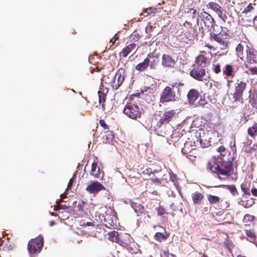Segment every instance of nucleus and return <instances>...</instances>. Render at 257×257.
I'll return each mask as SVG.
<instances>
[{"label":"nucleus","instance_id":"1","mask_svg":"<svg viewBox=\"0 0 257 257\" xmlns=\"http://www.w3.org/2000/svg\"><path fill=\"white\" fill-rule=\"evenodd\" d=\"M233 157L231 156L213 157L207 163V168L217 175L229 176L233 167Z\"/></svg>","mask_w":257,"mask_h":257},{"label":"nucleus","instance_id":"2","mask_svg":"<svg viewBox=\"0 0 257 257\" xmlns=\"http://www.w3.org/2000/svg\"><path fill=\"white\" fill-rule=\"evenodd\" d=\"M221 31L219 33L213 31L210 33V38L223 47L222 49H226L228 47V42L227 39L229 37L230 31L225 27H221Z\"/></svg>","mask_w":257,"mask_h":257},{"label":"nucleus","instance_id":"3","mask_svg":"<svg viewBox=\"0 0 257 257\" xmlns=\"http://www.w3.org/2000/svg\"><path fill=\"white\" fill-rule=\"evenodd\" d=\"M177 83H172L170 86H166L162 91L160 98V102L161 103H164L172 101H175L177 100L174 88Z\"/></svg>","mask_w":257,"mask_h":257},{"label":"nucleus","instance_id":"4","mask_svg":"<svg viewBox=\"0 0 257 257\" xmlns=\"http://www.w3.org/2000/svg\"><path fill=\"white\" fill-rule=\"evenodd\" d=\"M143 109L142 108H140L138 105L132 102L126 103L123 109V112L128 117L133 119L140 118Z\"/></svg>","mask_w":257,"mask_h":257},{"label":"nucleus","instance_id":"5","mask_svg":"<svg viewBox=\"0 0 257 257\" xmlns=\"http://www.w3.org/2000/svg\"><path fill=\"white\" fill-rule=\"evenodd\" d=\"M160 118L157 122V126L159 127L163 125L169 123L178 117V113L174 109L166 110L160 112Z\"/></svg>","mask_w":257,"mask_h":257},{"label":"nucleus","instance_id":"6","mask_svg":"<svg viewBox=\"0 0 257 257\" xmlns=\"http://www.w3.org/2000/svg\"><path fill=\"white\" fill-rule=\"evenodd\" d=\"M247 82V80L237 79L235 84V90L233 94L234 101L243 102V93L246 89Z\"/></svg>","mask_w":257,"mask_h":257},{"label":"nucleus","instance_id":"7","mask_svg":"<svg viewBox=\"0 0 257 257\" xmlns=\"http://www.w3.org/2000/svg\"><path fill=\"white\" fill-rule=\"evenodd\" d=\"M120 70L116 73L115 75L107 76L108 80L106 83L109 84L113 89H117L122 84L124 80L123 72Z\"/></svg>","mask_w":257,"mask_h":257},{"label":"nucleus","instance_id":"8","mask_svg":"<svg viewBox=\"0 0 257 257\" xmlns=\"http://www.w3.org/2000/svg\"><path fill=\"white\" fill-rule=\"evenodd\" d=\"M108 239L110 241H130L131 236L126 233H119L117 231H112L108 233Z\"/></svg>","mask_w":257,"mask_h":257},{"label":"nucleus","instance_id":"9","mask_svg":"<svg viewBox=\"0 0 257 257\" xmlns=\"http://www.w3.org/2000/svg\"><path fill=\"white\" fill-rule=\"evenodd\" d=\"M197 66L194 67L189 73L190 75L196 80L203 81L206 75V69Z\"/></svg>","mask_w":257,"mask_h":257},{"label":"nucleus","instance_id":"10","mask_svg":"<svg viewBox=\"0 0 257 257\" xmlns=\"http://www.w3.org/2000/svg\"><path fill=\"white\" fill-rule=\"evenodd\" d=\"M199 17L203 23L205 27H206L209 30L211 29V28H213L215 25V22L213 17L208 13L205 12H202L199 15ZM216 26H217L216 25Z\"/></svg>","mask_w":257,"mask_h":257},{"label":"nucleus","instance_id":"11","mask_svg":"<svg viewBox=\"0 0 257 257\" xmlns=\"http://www.w3.org/2000/svg\"><path fill=\"white\" fill-rule=\"evenodd\" d=\"M247 61L249 64H257V51L252 47L247 46L246 50Z\"/></svg>","mask_w":257,"mask_h":257},{"label":"nucleus","instance_id":"12","mask_svg":"<svg viewBox=\"0 0 257 257\" xmlns=\"http://www.w3.org/2000/svg\"><path fill=\"white\" fill-rule=\"evenodd\" d=\"M102 190H105V187L98 182H91L86 188V190L91 194L97 193Z\"/></svg>","mask_w":257,"mask_h":257},{"label":"nucleus","instance_id":"13","mask_svg":"<svg viewBox=\"0 0 257 257\" xmlns=\"http://www.w3.org/2000/svg\"><path fill=\"white\" fill-rule=\"evenodd\" d=\"M204 54H206L205 51L200 52V54L196 57L195 61L198 66L202 68L206 67L209 64V59L207 57L205 56Z\"/></svg>","mask_w":257,"mask_h":257},{"label":"nucleus","instance_id":"14","mask_svg":"<svg viewBox=\"0 0 257 257\" xmlns=\"http://www.w3.org/2000/svg\"><path fill=\"white\" fill-rule=\"evenodd\" d=\"M176 61L168 54H163L162 57V64L163 66L168 68H173L176 64Z\"/></svg>","mask_w":257,"mask_h":257},{"label":"nucleus","instance_id":"15","mask_svg":"<svg viewBox=\"0 0 257 257\" xmlns=\"http://www.w3.org/2000/svg\"><path fill=\"white\" fill-rule=\"evenodd\" d=\"M44 242H28V249L30 253L39 252L43 246Z\"/></svg>","mask_w":257,"mask_h":257},{"label":"nucleus","instance_id":"16","mask_svg":"<svg viewBox=\"0 0 257 257\" xmlns=\"http://www.w3.org/2000/svg\"><path fill=\"white\" fill-rule=\"evenodd\" d=\"M200 96V93L195 89H190L187 94L188 100L189 104L195 105L196 101Z\"/></svg>","mask_w":257,"mask_h":257},{"label":"nucleus","instance_id":"17","mask_svg":"<svg viewBox=\"0 0 257 257\" xmlns=\"http://www.w3.org/2000/svg\"><path fill=\"white\" fill-rule=\"evenodd\" d=\"M195 142L190 139L186 141L184 144V147L182 149V153L184 155L185 154L189 153V152L196 148Z\"/></svg>","mask_w":257,"mask_h":257},{"label":"nucleus","instance_id":"18","mask_svg":"<svg viewBox=\"0 0 257 257\" xmlns=\"http://www.w3.org/2000/svg\"><path fill=\"white\" fill-rule=\"evenodd\" d=\"M247 134L252 139L256 140V143L254 147L257 149V122H254L247 128Z\"/></svg>","mask_w":257,"mask_h":257},{"label":"nucleus","instance_id":"19","mask_svg":"<svg viewBox=\"0 0 257 257\" xmlns=\"http://www.w3.org/2000/svg\"><path fill=\"white\" fill-rule=\"evenodd\" d=\"M136 44L135 43H131L122 49L119 53V56L123 58L126 57L131 52L135 49Z\"/></svg>","mask_w":257,"mask_h":257},{"label":"nucleus","instance_id":"20","mask_svg":"<svg viewBox=\"0 0 257 257\" xmlns=\"http://www.w3.org/2000/svg\"><path fill=\"white\" fill-rule=\"evenodd\" d=\"M90 174L91 176H94L95 178H100V170L99 167L97 166L96 162H93L91 165V169L90 172Z\"/></svg>","mask_w":257,"mask_h":257},{"label":"nucleus","instance_id":"21","mask_svg":"<svg viewBox=\"0 0 257 257\" xmlns=\"http://www.w3.org/2000/svg\"><path fill=\"white\" fill-rule=\"evenodd\" d=\"M122 243L125 244V242H121ZM127 250L132 253H137L139 250V245L136 242H128L125 243Z\"/></svg>","mask_w":257,"mask_h":257},{"label":"nucleus","instance_id":"22","mask_svg":"<svg viewBox=\"0 0 257 257\" xmlns=\"http://www.w3.org/2000/svg\"><path fill=\"white\" fill-rule=\"evenodd\" d=\"M150 59L146 58L144 61L139 63L135 66V69L139 71H143L147 68L150 65Z\"/></svg>","mask_w":257,"mask_h":257},{"label":"nucleus","instance_id":"23","mask_svg":"<svg viewBox=\"0 0 257 257\" xmlns=\"http://www.w3.org/2000/svg\"><path fill=\"white\" fill-rule=\"evenodd\" d=\"M150 59V68L151 69H155L159 62V56L158 55H154L153 54H148V57Z\"/></svg>","mask_w":257,"mask_h":257},{"label":"nucleus","instance_id":"24","mask_svg":"<svg viewBox=\"0 0 257 257\" xmlns=\"http://www.w3.org/2000/svg\"><path fill=\"white\" fill-rule=\"evenodd\" d=\"M218 17L222 20L224 23L227 22L228 24L230 25V21H228V17L226 11L224 10L222 8L216 13Z\"/></svg>","mask_w":257,"mask_h":257},{"label":"nucleus","instance_id":"25","mask_svg":"<svg viewBox=\"0 0 257 257\" xmlns=\"http://www.w3.org/2000/svg\"><path fill=\"white\" fill-rule=\"evenodd\" d=\"M192 198L193 202L194 204H200L204 198V195L199 192H195L192 194Z\"/></svg>","mask_w":257,"mask_h":257},{"label":"nucleus","instance_id":"26","mask_svg":"<svg viewBox=\"0 0 257 257\" xmlns=\"http://www.w3.org/2000/svg\"><path fill=\"white\" fill-rule=\"evenodd\" d=\"M234 68L233 66L230 64H227L223 68L222 71L224 75L226 76H229L233 77L234 76L233 74Z\"/></svg>","mask_w":257,"mask_h":257},{"label":"nucleus","instance_id":"27","mask_svg":"<svg viewBox=\"0 0 257 257\" xmlns=\"http://www.w3.org/2000/svg\"><path fill=\"white\" fill-rule=\"evenodd\" d=\"M207 199L209 204L211 205L217 204L223 201L219 197L211 194L207 195Z\"/></svg>","mask_w":257,"mask_h":257},{"label":"nucleus","instance_id":"28","mask_svg":"<svg viewBox=\"0 0 257 257\" xmlns=\"http://www.w3.org/2000/svg\"><path fill=\"white\" fill-rule=\"evenodd\" d=\"M197 25L195 26L191 31L189 30L186 31L184 33L185 36L189 40L194 39L196 36H197V33L195 31V29H197Z\"/></svg>","mask_w":257,"mask_h":257},{"label":"nucleus","instance_id":"29","mask_svg":"<svg viewBox=\"0 0 257 257\" xmlns=\"http://www.w3.org/2000/svg\"><path fill=\"white\" fill-rule=\"evenodd\" d=\"M85 204V202H84L83 201H80L79 202L77 205L74 207L76 211H79L80 212L79 215H81L82 217H84L85 215H87V213H84V212Z\"/></svg>","mask_w":257,"mask_h":257},{"label":"nucleus","instance_id":"30","mask_svg":"<svg viewBox=\"0 0 257 257\" xmlns=\"http://www.w3.org/2000/svg\"><path fill=\"white\" fill-rule=\"evenodd\" d=\"M98 95L99 99V103L101 105V108L103 110H105V102L106 100V94L102 91H98Z\"/></svg>","mask_w":257,"mask_h":257},{"label":"nucleus","instance_id":"31","mask_svg":"<svg viewBox=\"0 0 257 257\" xmlns=\"http://www.w3.org/2000/svg\"><path fill=\"white\" fill-rule=\"evenodd\" d=\"M243 50H244L243 46L240 43L238 44L235 48V51L236 52L237 56L242 60L243 59V58L244 57Z\"/></svg>","mask_w":257,"mask_h":257},{"label":"nucleus","instance_id":"32","mask_svg":"<svg viewBox=\"0 0 257 257\" xmlns=\"http://www.w3.org/2000/svg\"><path fill=\"white\" fill-rule=\"evenodd\" d=\"M169 234L165 231L164 233L157 232L155 235V239L158 241H162L167 239Z\"/></svg>","mask_w":257,"mask_h":257},{"label":"nucleus","instance_id":"33","mask_svg":"<svg viewBox=\"0 0 257 257\" xmlns=\"http://www.w3.org/2000/svg\"><path fill=\"white\" fill-rule=\"evenodd\" d=\"M150 179L152 183L158 186H161L165 183H168V181L166 180V179H161L157 177H151Z\"/></svg>","mask_w":257,"mask_h":257},{"label":"nucleus","instance_id":"34","mask_svg":"<svg viewBox=\"0 0 257 257\" xmlns=\"http://www.w3.org/2000/svg\"><path fill=\"white\" fill-rule=\"evenodd\" d=\"M207 7L211 9L216 13L219 11V9L222 8L219 5L214 2H209L207 5Z\"/></svg>","mask_w":257,"mask_h":257},{"label":"nucleus","instance_id":"35","mask_svg":"<svg viewBox=\"0 0 257 257\" xmlns=\"http://www.w3.org/2000/svg\"><path fill=\"white\" fill-rule=\"evenodd\" d=\"M187 158L193 161L198 155L197 150L196 148L189 152V153L184 154Z\"/></svg>","mask_w":257,"mask_h":257},{"label":"nucleus","instance_id":"36","mask_svg":"<svg viewBox=\"0 0 257 257\" xmlns=\"http://www.w3.org/2000/svg\"><path fill=\"white\" fill-rule=\"evenodd\" d=\"M255 219V216L253 215H251L248 214H246L243 218V222L244 223H247L248 222H251L253 221ZM248 224H245L244 225H248Z\"/></svg>","mask_w":257,"mask_h":257},{"label":"nucleus","instance_id":"37","mask_svg":"<svg viewBox=\"0 0 257 257\" xmlns=\"http://www.w3.org/2000/svg\"><path fill=\"white\" fill-rule=\"evenodd\" d=\"M246 235L251 240H255L256 239V234L254 230L251 229H246L245 230Z\"/></svg>","mask_w":257,"mask_h":257},{"label":"nucleus","instance_id":"38","mask_svg":"<svg viewBox=\"0 0 257 257\" xmlns=\"http://www.w3.org/2000/svg\"><path fill=\"white\" fill-rule=\"evenodd\" d=\"M156 9L149 8L145 9L143 11V14H141V16L144 15V17L150 16L152 14L155 13Z\"/></svg>","mask_w":257,"mask_h":257},{"label":"nucleus","instance_id":"39","mask_svg":"<svg viewBox=\"0 0 257 257\" xmlns=\"http://www.w3.org/2000/svg\"><path fill=\"white\" fill-rule=\"evenodd\" d=\"M254 203V200L252 198H250L247 200L243 201L242 205L244 208H247L250 207Z\"/></svg>","mask_w":257,"mask_h":257},{"label":"nucleus","instance_id":"40","mask_svg":"<svg viewBox=\"0 0 257 257\" xmlns=\"http://www.w3.org/2000/svg\"><path fill=\"white\" fill-rule=\"evenodd\" d=\"M212 71L216 74L221 72V65L219 63H214L212 65Z\"/></svg>","mask_w":257,"mask_h":257},{"label":"nucleus","instance_id":"41","mask_svg":"<svg viewBox=\"0 0 257 257\" xmlns=\"http://www.w3.org/2000/svg\"><path fill=\"white\" fill-rule=\"evenodd\" d=\"M227 188L233 196H235L238 194L236 188L234 185H228Z\"/></svg>","mask_w":257,"mask_h":257},{"label":"nucleus","instance_id":"42","mask_svg":"<svg viewBox=\"0 0 257 257\" xmlns=\"http://www.w3.org/2000/svg\"><path fill=\"white\" fill-rule=\"evenodd\" d=\"M241 190L244 192V194L249 195L250 190L249 188H248L245 184H242L240 186Z\"/></svg>","mask_w":257,"mask_h":257},{"label":"nucleus","instance_id":"43","mask_svg":"<svg viewBox=\"0 0 257 257\" xmlns=\"http://www.w3.org/2000/svg\"><path fill=\"white\" fill-rule=\"evenodd\" d=\"M218 151L220 153L219 156H221V154L226 156V154L227 153L228 154V156H230V153L227 151L226 150L225 147H223V146H220L218 148Z\"/></svg>","mask_w":257,"mask_h":257},{"label":"nucleus","instance_id":"44","mask_svg":"<svg viewBox=\"0 0 257 257\" xmlns=\"http://www.w3.org/2000/svg\"><path fill=\"white\" fill-rule=\"evenodd\" d=\"M157 215L159 216H162L165 213V209L163 206H159L157 208Z\"/></svg>","mask_w":257,"mask_h":257},{"label":"nucleus","instance_id":"45","mask_svg":"<svg viewBox=\"0 0 257 257\" xmlns=\"http://www.w3.org/2000/svg\"><path fill=\"white\" fill-rule=\"evenodd\" d=\"M80 225L81 226H94L93 222H85L84 220H80L79 221Z\"/></svg>","mask_w":257,"mask_h":257},{"label":"nucleus","instance_id":"46","mask_svg":"<svg viewBox=\"0 0 257 257\" xmlns=\"http://www.w3.org/2000/svg\"><path fill=\"white\" fill-rule=\"evenodd\" d=\"M99 124L104 130H108L109 126L106 124L105 121L103 119L99 120Z\"/></svg>","mask_w":257,"mask_h":257},{"label":"nucleus","instance_id":"47","mask_svg":"<svg viewBox=\"0 0 257 257\" xmlns=\"http://www.w3.org/2000/svg\"><path fill=\"white\" fill-rule=\"evenodd\" d=\"M253 9V7L252 6V4L250 3L244 9L243 11V13L247 14L249 12H250L251 10Z\"/></svg>","mask_w":257,"mask_h":257},{"label":"nucleus","instance_id":"48","mask_svg":"<svg viewBox=\"0 0 257 257\" xmlns=\"http://www.w3.org/2000/svg\"><path fill=\"white\" fill-rule=\"evenodd\" d=\"M29 241H44V238L41 234H39L38 236L35 238H32Z\"/></svg>","mask_w":257,"mask_h":257},{"label":"nucleus","instance_id":"49","mask_svg":"<svg viewBox=\"0 0 257 257\" xmlns=\"http://www.w3.org/2000/svg\"><path fill=\"white\" fill-rule=\"evenodd\" d=\"M250 73L252 75L257 74V67H248Z\"/></svg>","mask_w":257,"mask_h":257},{"label":"nucleus","instance_id":"50","mask_svg":"<svg viewBox=\"0 0 257 257\" xmlns=\"http://www.w3.org/2000/svg\"><path fill=\"white\" fill-rule=\"evenodd\" d=\"M151 88L150 87L144 86L141 88V92L142 93H144L145 92H147L149 91L151 92Z\"/></svg>","mask_w":257,"mask_h":257},{"label":"nucleus","instance_id":"51","mask_svg":"<svg viewBox=\"0 0 257 257\" xmlns=\"http://www.w3.org/2000/svg\"><path fill=\"white\" fill-rule=\"evenodd\" d=\"M207 102L206 101V100L204 98H200V100H199L198 103L199 105L204 106L205 104H206Z\"/></svg>","mask_w":257,"mask_h":257},{"label":"nucleus","instance_id":"52","mask_svg":"<svg viewBox=\"0 0 257 257\" xmlns=\"http://www.w3.org/2000/svg\"><path fill=\"white\" fill-rule=\"evenodd\" d=\"M144 174H148L149 175H151L152 173V169L151 168H148L146 169V170L144 171L143 172Z\"/></svg>","mask_w":257,"mask_h":257},{"label":"nucleus","instance_id":"53","mask_svg":"<svg viewBox=\"0 0 257 257\" xmlns=\"http://www.w3.org/2000/svg\"><path fill=\"white\" fill-rule=\"evenodd\" d=\"M251 193L253 195L257 197V189L255 188H252L251 189Z\"/></svg>","mask_w":257,"mask_h":257},{"label":"nucleus","instance_id":"54","mask_svg":"<svg viewBox=\"0 0 257 257\" xmlns=\"http://www.w3.org/2000/svg\"><path fill=\"white\" fill-rule=\"evenodd\" d=\"M73 181L72 179H70L68 184V185H67V188L68 189H70L71 188V187L72 186V184H73Z\"/></svg>","mask_w":257,"mask_h":257},{"label":"nucleus","instance_id":"55","mask_svg":"<svg viewBox=\"0 0 257 257\" xmlns=\"http://www.w3.org/2000/svg\"><path fill=\"white\" fill-rule=\"evenodd\" d=\"M183 25L185 27H186L187 26H188L189 27H192V24L191 22H187V21H186L184 24H183Z\"/></svg>","mask_w":257,"mask_h":257},{"label":"nucleus","instance_id":"56","mask_svg":"<svg viewBox=\"0 0 257 257\" xmlns=\"http://www.w3.org/2000/svg\"><path fill=\"white\" fill-rule=\"evenodd\" d=\"M191 10L193 11L192 12V18H194L196 17L197 14V11L194 9H192Z\"/></svg>","mask_w":257,"mask_h":257},{"label":"nucleus","instance_id":"57","mask_svg":"<svg viewBox=\"0 0 257 257\" xmlns=\"http://www.w3.org/2000/svg\"><path fill=\"white\" fill-rule=\"evenodd\" d=\"M112 39H114V41H116V40H118L119 39L118 36L117 35V34H115Z\"/></svg>","mask_w":257,"mask_h":257},{"label":"nucleus","instance_id":"58","mask_svg":"<svg viewBox=\"0 0 257 257\" xmlns=\"http://www.w3.org/2000/svg\"><path fill=\"white\" fill-rule=\"evenodd\" d=\"M109 42L111 43L113 45L115 43V41H114V39L112 38L110 40Z\"/></svg>","mask_w":257,"mask_h":257},{"label":"nucleus","instance_id":"59","mask_svg":"<svg viewBox=\"0 0 257 257\" xmlns=\"http://www.w3.org/2000/svg\"><path fill=\"white\" fill-rule=\"evenodd\" d=\"M255 23H257V16L255 17L253 19V23L254 24H255Z\"/></svg>","mask_w":257,"mask_h":257},{"label":"nucleus","instance_id":"60","mask_svg":"<svg viewBox=\"0 0 257 257\" xmlns=\"http://www.w3.org/2000/svg\"><path fill=\"white\" fill-rule=\"evenodd\" d=\"M206 47H207L210 49H211L212 48V46H211L209 45H206Z\"/></svg>","mask_w":257,"mask_h":257},{"label":"nucleus","instance_id":"61","mask_svg":"<svg viewBox=\"0 0 257 257\" xmlns=\"http://www.w3.org/2000/svg\"><path fill=\"white\" fill-rule=\"evenodd\" d=\"M228 206V204H227V202H225V205L224 206L225 208H227Z\"/></svg>","mask_w":257,"mask_h":257},{"label":"nucleus","instance_id":"62","mask_svg":"<svg viewBox=\"0 0 257 257\" xmlns=\"http://www.w3.org/2000/svg\"><path fill=\"white\" fill-rule=\"evenodd\" d=\"M202 257H208L207 255H206L204 253L202 255Z\"/></svg>","mask_w":257,"mask_h":257},{"label":"nucleus","instance_id":"63","mask_svg":"<svg viewBox=\"0 0 257 257\" xmlns=\"http://www.w3.org/2000/svg\"><path fill=\"white\" fill-rule=\"evenodd\" d=\"M165 254L167 255L168 254H169V252L168 251H167V252L165 251Z\"/></svg>","mask_w":257,"mask_h":257},{"label":"nucleus","instance_id":"64","mask_svg":"<svg viewBox=\"0 0 257 257\" xmlns=\"http://www.w3.org/2000/svg\"><path fill=\"white\" fill-rule=\"evenodd\" d=\"M255 245L257 246V242H255Z\"/></svg>","mask_w":257,"mask_h":257}]
</instances>
